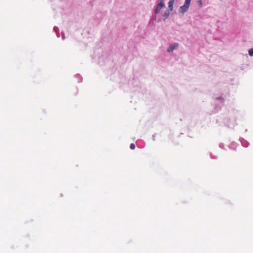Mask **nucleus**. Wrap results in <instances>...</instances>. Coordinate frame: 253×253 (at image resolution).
Listing matches in <instances>:
<instances>
[{
    "label": "nucleus",
    "instance_id": "20e7f679",
    "mask_svg": "<svg viewBox=\"0 0 253 253\" xmlns=\"http://www.w3.org/2000/svg\"><path fill=\"white\" fill-rule=\"evenodd\" d=\"M170 11H170L168 9L166 10V11H165V12L164 13V16L165 17L164 20L165 19H166L167 18H168V17L169 16Z\"/></svg>",
    "mask_w": 253,
    "mask_h": 253
},
{
    "label": "nucleus",
    "instance_id": "6e6552de",
    "mask_svg": "<svg viewBox=\"0 0 253 253\" xmlns=\"http://www.w3.org/2000/svg\"><path fill=\"white\" fill-rule=\"evenodd\" d=\"M130 148L132 149V150H134L135 148V145L134 143H132L131 144L130 146Z\"/></svg>",
    "mask_w": 253,
    "mask_h": 253
},
{
    "label": "nucleus",
    "instance_id": "9d476101",
    "mask_svg": "<svg viewBox=\"0 0 253 253\" xmlns=\"http://www.w3.org/2000/svg\"><path fill=\"white\" fill-rule=\"evenodd\" d=\"M198 2H199V4L200 6H201L202 4V0H199Z\"/></svg>",
    "mask_w": 253,
    "mask_h": 253
},
{
    "label": "nucleus",
    "instance_id": "39448f33",
    "mask_svg": "<svg viewBox=\"0 0 253 253\" xmlns=\"http://www.w3.org/2000/svg\"><path fill=\"white\" fill-rule=\"evenodd\" d=\"M165 7V3L164 1L163 0H161L159 2V11L160 9H161L162 8Z\"/></svg>",
    "mask_w": 253,
    "mask_h": 253
},
{
    "label": "nucleus",
    "instance_id": "0eeeda50",
    "mask_svg": "<svg viewBox=\"0 0 253 253\" xmlns=\"http://www.w3.org/2000/svg\"><path fill=\"white\" fill-rule=\"evenodd\" d=\"M217 100L220 101L221 102L223 103L224 102V99L222 97L220 96L216 99Z\"/></svg>",
    "mask_w": 253,
    "mask_h": 253
},
{
    "label": "nucleus",
    "instance_id": "1a4fd4ad",
    "mask_svg": "<svg viewBox=\"0 0 253 253\" xmlns=\"http://www.w3.org/2000/svg\"><path fill=\"white\" fill-rule=\"evenodd\" d=\"M158 12V4L156 6L155 9V13H157Z\"/></svg>",
    "mask_w": 253,
    "mask_h": 253
},
{
    "label": "nucleus",
    "instance_id": "9b49d317",
    "mask_svg": "<svg viewBox=\"0 0 253 253\" xmlns=\"http://www.w3.org/2000/svg\"><path fill=\"white\" fill-rule=\"evenodd\" d=\"M164 1V0H163Z\"/></svg>",
    "mask_w": 253,
    "mask_h": 253
},
{
    "label": "nucleus",
    "instance_id": "f257e3e1",
    "mask_svg": "<svg viewBox=\"0 0 253 253\" xmlns=\"http://www.w3.org/2000/svg\"><path fill=\"white\" fill-rule=\"evenodd\" d=\"M191 1V0H185L184 5L180 7L179 11L180 13L184 14L187 11L190 6Z\"/></svg>",
    "mask_w": 253,
    "mask_h": 253
},
{
    "label": "nucleus",
    "instance_id": "7ed1b4c3",
    "mask_svg": "<svg viewBox=\"0 0 253 253\" xmlns=\"http://www.w3.org/2000/svg\"><path fill=\"white\" fill-rule=\"evenodd\" d=\"M174 2V0H171L168 2V10L172 11L173 10V4Z\"/></svg>",
    "mask_w": 253,
    "mask_h": 253
},
{
    "label": "nucleus",
    "instance_id": "423d86ee",
    "mask_svg": "<svg viewBox=\"0 0 253 253\" xmlns=\"http://www.w3.org/2000/svg\"><path fill=\"white\" fill-rule=\"evenodd\" d=\"M248 53L250 56H253V48H251L249 50Z\"/></svg>",
    "mask_w": 253,
    "mask_h": 253
},
{
    "label": "nucleus",
    "instance_id": "f03ea898",
    "mask_svg": "<svg viewBox=\"0 0 253 253\" xmlns=\"http://www.w3.org/2000/svg\"><path fill=\"white\" fill-rule=\"evenodd\" d=\"M178 43H175L174 44H170L169 47L167 49V52L169 53H171L173 50L177 49L179 47Z\"/></svg>",
    "mask_w": 253,
    "mask_h": 253
}]
</instances>
